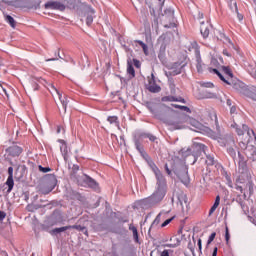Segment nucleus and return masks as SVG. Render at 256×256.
Wrapping results in <instances>:
<instances>
[{
	"mask_svg": "<svg viewBox=\"0 0 256 256\" xmlns=\"http://www.w3.org/2000/svg\"><path fill=\"white\" fill-rule=\"evenodd\" d=\"M237 111V108L235 107V106H232L231 108H230V113H235Z\"/></svg>",
	"mask_w": 256,
	"mask_h": 256,
	"instance_id": "48",
	"label": "nucleus"
},
{
	"mask_svg": "<svg viewBox=\"0 0 256 256\" xmlns=\"http://www.w3.org/2000/svg\"><path fill=\"white\" fill-rule=\"evenodd\" d=\"M6 185H8V193H11V191H13V187L15 186V182L13 181V177H9L7 178L6 181Z\"/></svg>",
	"mask_w": 256,
	"mask_h": 256,
	"instance_id": "21",
	"label": "nucleus"
},
{
	"mask_svg": "<svg viewBox=\"0 0 256 256\" xmlns=\"http://www.w3.org/2000/svg\"><path fill=\"white\" fill-rule=\"evenodd\" d=\"M228 154L232 159H235L237 157V152L233 149V147H230L227 149Z\"/></svg>",
	"mask_w": 256,
	"mask_h": 256,
	"instance_id": "31",
	"label": "nucleus"
},
{
	"mask_svg": "<svg viewBox=\"0 0 256 256\" xmlns=\"http://www.w3.org/2000/svg\"><path fill=\"white\" fill-rule=\"evenodd\" d=\"M189 123H190V125H192V127H195V129H199V127L201 126L199 121H197L193 118H189Z\"/></svg>",
	"mask_w": 256,
	"mask_h": 256,
	"instance_id": "26",
	"label": "nucleus"
},
{
	"mask_svg": "<svg viewBox=\"0 0 256 256\" xmlns=\"http://www.w3.org/2000/svg\"><path fill=\"white\" fill-rule=\"evenodd\" d=\"M171 221H173V218H169V219L165 220V221L161 224V227H167V225H169V223H171Z\"/></svg>",
	"mask_w": 256,
	"mask_h": 256,
	"instance_id": "40",
	"label": "nucleus"
},
{
	"mask_svg": "<svg viewBox=\"0 0 256 256\" xmlns=\"http://www.w3.org/2000/svg\"><path fill=\"white\" fill-rule=\"evenodd\" d=\"M129 230L132 231V235L135 243H138L139 245H141V242L139 241V232L137 230V227L133 226V224H130Z\"/></svg>",
	"mask_w": 256,
	"mask_h": 256,
	"instance_id": "11",
	"label": "nucleus"
},
{
	"mask_svg": "<svg viewBox=\"0 0 256 256\" xmlns=\"http://www.w3.org/2000/svg\"><path fill=\"white\" fill-rule=\"evenodd\" d=\"M200 32L204 39H207L209 37V26L205 23H202L200 26Z\"/></svg>",
	"mask_w": 256,
	"mask_h": 256,
	"instance_id": "13",
	"label": "nucleus"
},
{
	"mask_svg": "<svg viewBox=\"0 0 256 256\" xmlns=\"http://www.w3.org/2000/svg\"><path fill=\"white\" fill-rule=\"evenodd\" d=\"M52 89H54V91H56L57 95H58V99L60 100L64 111H67V105L69 103V101L67 100V97H63V94H61V92H59V90H57V88H55V86H52Z\"/></svg>",
	"mask_w": 256,
	"mask_h": 256,
	"instance_id": "10",
	"label": "nucleus"
},
{
	"mask_svg": "<svg viewBox=\"0 0 256 256\" xmlns=\"http://www.w3.org/2000/svg\"><path fill=\"white\" fill-rule=\"evenodd\" d=\"M253 1H254L255 5H256V0H253Z\"/></svg>",
	"mask_w": 256,
	"mask_h": 256,
	"instance_id": "64",
	"label": "nucleus"
},
{
	"mask_svg": "<svg viewBox=\"0 0 256 256\" xmlns=\"http://www.w3.org/2000/svg\"><path fill=\"white\" fill-rule=\"evenodd\" d=\"M5 217H7V214H5V212L0 211V221H3V219H5Z\"/></svg>",
	"mask_w": 256,
	"mask_h": 256,
	"instance_id": "44",
	"label": "nucleus"
},
{
	"mask_svg": "<svg viewBox=\"0 0 256 256\" xmlns=\"http://www.w3.org/2000/svg\"><path fill=\"white\" fill-rule=\"evenodd\" d=\"M247 186H248L249 192H250V193H253V182H252V181H249L248 184H247Z\"/></svg>",
	"mask_w": 256,
	"mask_h": 256,
	"instance_id": "43",
	"label": "nucleus"
},
{
	"mask_svg": "<svg viewBox=\"0 0 256 256\" xmlns=\"http://www.w3.org/2000/svg\"><path fill=\"white\" fill-rule=\"evenodd\" d=\"M176 175L180 179L181 183L184 185L189 184V174L185 166H182L180 170H177Z\"/></svg>",
	"mask_w": 256,
	"mask_h": 256,
	"instance_id": "5",
	"label": "nucleus"
},
{
	"mask_svg": "<svg viewBox=\"0 0 256 256\" xmlns=\"http://www.w3.org/2000/svg\"><path fill=\"white\" fill-rule=\"evenodd\" d=\"M231 239V235L229 234V227L225 228V241L226 245H229V240Z\"/></svg>",
	"mask_w": 256,
	"mask_h": 256,
	"instance_id": "34",
	"label": "nucleus"
},
{
	"mask_svg": "<svg viewBox=\"0 0 256 256\" xmlns=\"http://www.w3.org/2000/svg\"><path fill=\"white\" fill-rule=\"evenodd\" d=\"M150 256H155V251H152V252L150 253Z\"/></svg>",
	"mask_w": 256,
	"mask_h": 256,
	"instance_id": "58",
	"label": "nucleus"
},
{
	"mask_svg": "<svg viewBox=\"0 0 256 256\" xmlns=\"http://www.w3.org/2000/svg\"><path fill=\"white\" fill-rule=\"evenodd\" d=\"M223 73L230 77V79L233 78V73L231 72V69L229 67H223Z\"/></svg>",
	"mask_w": 256,
	"mask_h": 256,
	"instance_id": "32",
	"label": "nucleus"
},
{
	"mask_svg": "<svg viewBox=\"0 0 256 256\" xmlns=\"http://www.w3.org/2000/svg\"><path fill=\"white\" fill-rule=\"evenodd\" d=\"M189 249H190L191 253H195V250L191 247V244H189Z\"/></svg>",
	"mask_w": 256,
	"mask_h": 256,
	"instance_id": "55",
	"label": "nucleus"
},
{
	"mask_svg": "<svg viewBox=\"0 0 256 256\" xmlns=\"http://www.w3.org/2000/svg\"><path fill=\"white\" fill-rule=\"evenodd\" d=\"M164 247H172V248H175L177 247L176 244H165Z\"/></svg>",
	"mask_w": 256,
	"mask_h": 256,
	"instance_id": "49",
	"label": "nucleus"
},
{
	"mask_svg": "<svg viewBox=\"0 0 256 256\" xmlns=\"http://www.w3.org/2000/svg\"><path fill=\"white\" fill-rule=\"evenodd\" d=\"M153 171L157 179V188L151 196L141 201V205L146 209L148 207H153V205H157V203H161L167 195V180H165V176H163L161 170L155 165Z\"/></svg>",
	"mask_w": 256,
	"mask_h": 256,
	"instance_id": "1",
	"label": "nucleus"
},
{
	"mask_svg": "<svg viewBox=\"0 0 256 256\" xmlns=\"http://www.w3.org/2000/svg\"><path fill=\"white\" fill-rule=\"evenodd\" d=\"M192 47H193L194 53L196 55V61H197L196 69H197L198 73H203V62L201 61V54L199 52V46L197 45V43L194 42L192 44Z\"/></svg>",
	"mask_w": 256,
	"mask_h": 256,
	"instance_id": "4",
	"label": "nucleus"
},
{
	"mask_svg": "<svg viewBox=\"0 0 256 256\" xmlns=\"http://www.w3.org/2000/svg\"><path fill=\"white\" fill-rule=\"evenodd\" d=\"M83 181L91 189H94L95 191H97L99 189V183H97L93 178H91L87 175H84Z\"/></svg>",
	"mask_w": 256,
	"mask_h": 256,
	"instance_id": "9",
	"label": "nucleus"
},
{
	"mask_svg": "<svg viewBox=\"0 0 256 256\" xmlns=\"http://www.w3.org/2000/svg\"><path fill=\"white\" fill-rule=\"evenodd\" d=\"M4 93H5V95H7V90L4 89Z\"/></svg>",
	"mask_w": 256,
	"mask_h": 256,
	"instance_id": "63",
	"label": "nucleus"
},
{
	"mask_svg": "<svg viewBox=\"0 0 256 256\" xmlns=\"http://www.w3.org/2000/svg\"><path fill=\"white\" fill-rule=\"evenodd\" d=\"M206 163H207V165H214L215 160L213 159V157L207 156Z\"/></svg>",
	"mask_w": 256,
	"mask_h": 256,
	"instance_id": "39",
	"label": "nucleus"
},
{
	"mask_svg": "<svg viewBox=\"0 0 256 256\" xmlns=\"http://www.w3.org/2000/svg\"><path fill=\"white\" fill-rule=\"evenodd\" d=\"M161 223V214H158L156 218L154 219L149 231H151L152 227H155V225H159Z\"/></svg>",
	"mask_w": 256,
	"mask_h": 256,
	"instance_id": "28",
	"label": "nucleus"
},
{
	"mask_svg": "<svg viewBox=\"0 0 256 256\" xmlns=\"http://www.w3.org/2000/svg\"><path fill=\"white\" fill-rule=\"evenodd\" d=\"M57 186V177H55V175H50L48 177V190H44L43 194L44 195H48V193H51L53 191V189H55V187Z\"/></svg>",
	"mask_w": 256,
	"mask_h": 256,
	"instance_id": "8",
	"label": "nucleus"
},
{
	"mask_svg": "<svg viewBox=\"0 0 256 256\" xmlns=\"http://www.w3.org/2000/svg\"><path fill=\"white\" fill-rule=\"evenodd\" d=\"M135 147L137 151H139V153H143V146L141 145V142H139V140H135Z\"/></svg>",
	"mask_w": 256,
	"mask_h": 256,
	"instance_id": "35",
	"label": "nucleus"
},
{
	"mask_svg": "<svg viewBox=\"0 0 256 256\" xmlns=\"http://www.w3.org/2000/svg\"><path fill=\"white\" fill-rule=\"evenodd\" d=\"M57 133H61V127L57 128Z\"/></svg>",
	"mask_w": 256,
	"mask_h": 256,
	"instance_id": "57",
	"label": "nucleus"
},
{
	"mask_svg": "<svg viewBox=\"0 0 256 256\" xmlns=\"http://www.w3.org/2000/svg\"><path fill=\"white\" fill-rule=\"evenodd\" d=\"M5 21L8 22L13 29H15V19L11 15H6Z\"/></svg>",
	"mask_w": 256,
	"mask_h": 256,
	"instance_id": "24",
	"label": "nucleus"
},
{
	"mask_svg": "<svg viewBox=\"0 0 256 256\" xmlns=\"http://www.w3.org/2000/svg\"><path fill=\"white\" fill-rule=\"evenodd\" d=\"M67 227H69V229H76V231H82V232H84V235H86V237H89V232L87 231V228L85 226L68 225Z\"/></svg>",
	"mask_w": 256,
	"mask_h": 256,
	"instance_id": "14",
	"label": "nucleus"
},
{
	"mask_svg": "<svg viewBox=\"0 0 256 256\" xmlns=\"http://www.w3.org/2000/svg\"><path fill=\"white\" fill-rule=\"evenodd\" d=\"M44 9H51L52 11H65L67 7L59 1L50 0L44 4Z\"/></svg>",
	"mask_w": 256,
	"mask_h": 256,
	"instance_id": "2",
	"label": "nucleus"
},
{
	"mask_svg": "<svg viewBox=\"0 0 256 256\" xmlns=\"http://www.w3.org/2000/svg\"><path fill=\"white\" fill-rule=\"evenodd\" d=\"M210 73H215L219 79H221V81H223V83H226L227 85H231V83L229 82V80H226L225 76H223V74H221V72H219V70L217 69H211L210 68Z\"/></svg>",
	"mask_w": 256,
	"mask_h": 256,
	"instance_id": "16",
	"label": "nucleus"
},
{
	"mask_svg": "<svg viewBox=\"0 0 256 256\" xmlns=\"http://www.w3.org/2000/svg\"><path fill=\"white\" fill-rule=\"evenodd\" d=\"M229 7H230L231 11H234L235 13H237V10L239 9V8H237V2H235L233 0L229 1Z\"/></svg>",
	"mask_w": 256,
	"mask_h": 256,
	"instance_id": "27",
	"label": "nucleus"
},
{
	"mask_svg": "<svg viewBox=\"0 0 256 256\" xmlns=\"http://www.w3.org/2000/svg\"><path fill=\"white\" fill-rule=\"evenodd\" d=\"M163 102H173L176 101L178 103H185V100L181 97L175 98V96H164L162 97Z\"/></svg>",
	"mask_w": 256,
	"mask_h": 256,
	"instance_id": "12",
	"label": "nucleus"
},
{
	"mask_svg": "<svg viewBox=\"0 0 256 256\" xmlns=\"http://www.w3.org/2000/svg\"><path fill=\"white\" fill-rule=\"evenodd\" d=\"M220 203H221V196L217 195L213 206L209 210V215H211L214 211H217V207H219Z\"/></svg>",
	"mask_w": 256,
	"mask_h": 256,
	"instance_id": "17",
	"label": "nucleus"
},
{
	"mask_svg": "<svg viewBox=\"0 0 256 256\" xmlns=\"http://www.w3.org/2000/svg\"><path fill=\"white\" fill-rule=\"evenodd\" d=\"M198 248L201 253V250L203 249L201 238L198 239Z\"/></svg>",
	"mask_w": 256,
	"mask_h": 256,
	"instance_id": "46",
	"label": "nucleus"
},
{
	"mask_svg": "<svg viewBox=\"0 0 256 256\" xmlns=\"http://www.w3.org/2000/svg\"><path fill=\"white\" fill-rule=\"evenodd\" d=\"M206 87H213V83L208 82V83L206 84Z\"/></svg>",
	"mask_w": 256,
	"mask_h": 256,
	"instance_id": "54",
	"label": "nucleus"
},
{
	"mask_svg": "<svg viewBox=\"0 0 256 256\" xmlns=\"http://www.w3.org/2000/svg\"><path fill=\"white\" fill-rule=\"evenodd\" d=\"M46 61H57V58L47 59Z\"/></svg>",
	"mask_w": 256,
	"mask_h": 256,
	"instance_id": "56",
	"label": "nucleus"
},
{
	"mask_svg": "<svg viewBox=\"0 0 256 256\" xmlns=\"http://www.w3.org/2000/svg\"><path fill=\"white\" fill-rule=\"evenodd\" d=\"M177 199L181 205V207H183L184 205H187V195L183 192H179L177 194Z\"/></svg>",
	"mask_w": 256,
	"mask_h": 256,
	"instance_id": "15",
	"label": "nucleus"
},
{
	"mask_svg": "<svg viewBox=\"0 0 256 256\" xmlns=\"http://www.w3.org/2000/svg\"><path fill=\"white\" fill-rule=\"evenodd\" d=\"M227 105H231V100H227Z\"/></svg>",
	"mask_w": 256,
	"mask_h": 256,
	"instance_id": "59",
	"label": "nucleus"
},
{
	"mask_svg": "<svg viewBox=\"0 0 256 256\" xmlns=\"http://www.w3.org/2000/svg\"><path fill=\"white\" fill-rule=\"evenodd\" d=\"M133 64L134 66L139 69V67H141V61L137 60V59H133Z\"/></svg>",
	"mask_w": 256,
	"mask_h": 256,
	"instance_id": "41",
	"label": "nucleus"
},
{
	"mask_svg": "<svg viewBox=\"0 0 256 256\" xmlns=\"http://www.w3.org/2000/svg\"><path fill=\"white\" fill-rule=\"evenodd\" d=\"M173 107H175V109H181L182 111H186L187 113H191V109L187 106H181V105L174 104Z\"/></svg>",
	"mask_w": 256,
	"mask_h": 256,
	"instance_id": "29",
	"label": "nucleus"
},
{
	"mask_svg": "<svg viewBox=\"0 0 256 256\" xmlns=\"http://www.w3.org/2000/svg\"><path fill=\"white\" fill-rule=\"evenodd\" d=\"M148 91L150 93H159L161 91V86L157 85L155 75L153 74H151V78L148 80Z\"/></svg>",
	"mask_w": 256,
	"mask_h": 256,
	"instance_id": "6",
	"label": "nucleus"
},
{
	"mask_svg": "<svg viewBox=\"0 0 256 256\" xmlns=\"http://www.w3.org/2000/svg\"><path fill=\"white\" fill-rule=\"evenodd\" d=\"M62 145L60 146V150L63 155H67V144L65 141L61 140Z\"/></svg>",
	"mask_w": 256,
	"mask_h": 256,
	"instance_id": "30",
	"label": "nucleus"
},
{
	"mask_svg": "<svg viewBox=\"0 0 256 256\" xmlns=\"http://www.w3.org/2000/svg\"><path fill=\"white\" fill-rule=\"evenodd\" d=\"M141 137H145L146 139H149V141H156L157 137L153 134H142Z\"/></svg>",
	"mask_w": 256,
	"mask_h": 256,
	"instance_id": "33",
	"label": "nucleus"
},
{
	"mask_svg": "<svg viewBox=\"0 0 256 256\" xmlns=\"http://www.w3.org/2000/svg\"><path fill=\"white\" fill-rule=\"evenodd\" d=\"M6 153L10 157H19V155H21V153H23V148H21L18 145H12L6 149Z\"/></svg>",
	"mask_w": 256,
	"mask_h": 256,
	"instance_id": "7",
	"label": "nucleus"
},
{
	"mask_svg": "<svg viewBox=\"0 0 256 256\" xmlns=\"http://www.w3.org/2000/svg\"><path fill=\"white\" fill-rule=\"evenodd\" d=\"M252 99H254V101H256V97L255 96H252Z\"/></svg>",
	"mask_w": 256,
	"mask_h": 256,
	"instance_id": "61",
	"label": "nucleus"
},
{
	"mask_svg": "<svg viewBox=\"0 0 256 256\" xmlns=\"http://www.w3.org/2000/svg\"><path fill=\"white\" fill-rule=\"evenodd\" d=\"M136 43H138V45H140V47H142L143 52H144L145 55H149V47L147 46V44H145L141 40H137Z\"/></svg>",
	"mask_w": 256,
	"mask_h": 256,
	"instance_id": "23",
	"label": "nucleus"
},
{
	"mask_svg": "<svg viewBox=\"0 0 256 256\" xmlns=\"http://www.w3.org/2000/svg\"><path fill=\"white\" fill-rule=\"evenodd\" d=\"M231 127L233 129H236V133L239 136L245 135V133H247V135H249V137H251V130L249 129V126L242 124L241 126H239V124L237 123H233L231 124Z\"/></svg>",
	"mask_w": 256,
	"mask_h": 256,
	"instance_id": "3",
	"label": "nucleus"
},
{
	"mask_svg": "<svg viewBox=\"0 0 256 256\" xmlns=\"http://www.w3.org/2000/svg\"><path fill=\"white\" fill-rule=\"evenodd\" d=\"M248 71H249L250 75L256 79V68H254V69L248 68Z\"/></svg>",
	"mask_w": 256,
	"mask_h": 256,
	"instance_id": "42",
	"label": "nucleus"
},
{
	"mask_svg": "<svg viewBox=\"0 0 256 256\" xmlns=\"http://www.w3.org/2000/svg\"><path fill=\"white\" fill-rule=\"evenodd\" d=\"M127 73L131 78L135 77V68H133V63L130 60L127 61Z\"/></svg>",
	"mask_w": 256,
	"mask_h": 256,
	"instance_id": "20",
	"label": "nucleus"
},
{
	"mask_svg": "<svg viewBox=\"0 0 256 256\" xmlns=\"http://www.w3.org/2000/svg\"><path fill=\"white\" fill-rule=\"evenodd\" d=\"M107 121L110 123V125H113V123H115L116 125H119V117L117 116H109L107 118Z\"/></svg>",
	"mask_w": 256,
	"mask_h": 256,
	"instance_id": "25",
	"label": "nucleus"
},
{
	"mask_svg": "<svg viewBox=\"0 0 256 256\" xmlns=\"http://www.w3.org/2000/svg\"><path fill=\"white\" fill-rule=\"evenodd\" d=\"M251 133L255 135V131L251 130Z\"/></svg>",
	"mask_w": 256,
	"mask_h": 256,
	"instance_id": "62",
	"label": "nucleus"
},
{
	"mask_svg": "<svg viewBox=\"0 0 256 256\" xmlns=\"http://www.w3.org/2000/svg\"><path fill=\"white\" fill-rule=\"evenodd\" d=\"M67 230H69V227L63 226V227L55 228V229L51 230L50 234L57 235L58 233H63V231H67Z\"/></svg>",
	"mask_w": 256,
	"mask_h": 256,
	"instance_id": "22",
	"label": "nucleus"
},
{
	"mask_svg": "<svg viewBox=\"0 0 256 256\" xmlns=\"http://www.w3.org/2000/svg\"><path fill=\"white\" fill-rule=\"evenodd\" d=\"M217 251H218V248L215 247L214 250H213L212 256H217Z\"/></svg>",
	"mask_w": 256,
	"mask_h": 256,
	"instance_id": "50",
	"label": "nucleus"
},
{
	"mask_svg": "<svg viewBox=\"0 0 256 256\" xmlns=\"http://www.w3.org/2000/svg\"><path fill=\"white\" fill-rule=\"evenodd\" d=\"M168 12H170V14H171V15H173V11H171V10H168Z\"/></svg>",
	"mask_w": 256,
	"mask_h": 256,
	"instance_id": "60",
	"label": "nucleus"
},
{
	"mask_svg": "<svg viewBox=\"0 0 256 256\" xmlns=\"http://www.w3.org/2000/svg\"><path fill=\"white\" fill-rule=\"evenodd\" d=\"M38 169H39L40 173H49L51 171L50 167H43L41 165L38 166Z\"/></svg>",
	"mask_w": 256,
	"mask_h": 256,
	"instance_id": "36",
	"label": "nucleus"
},
{
	"mask_svg": "<svg viewBox=\"0 0 256 256\" xmlns=\"http://www.w3.org/2000/svg\"><path fill=\"white\" fill-rule=\"evenodd\" d=\"M88 13H90V14H87L86 24L88 26H90L93 23V15H95V10L93 8H89V12Z\"/></svg>",
	"mask_w": 256,
	"mask_h": 256,
	"instance_id": "19",
	"label": "nucleus"
},
{
	"mask_svg": "<svg viewBox=\"0 0 256 256\" xmlns=\"http://www.w3.org/2000/svg\"><path fill=\"white\" fill-rule=\"evenodd\" d=\"M173 253V251L165 249L162 252L159 253L160 256H170V254Z\"/></svg>",
	"mask_w": 256,
	"mask_h": 256,
	"instance_id": "38",
	"label": "nucleus"
},
{
	"mask_svg": "<svg viewBox=\"0 0 256 256\" xmlns=\"http://www.w3.org/2000/svg\"><path fill=\"white\" fill-rule=\"evenodd\" d=\"M8 177H13V167L8 168Z\"/></svg>",
	"mask_w": 256,
	"mask_h": 256,
	"instance_id": "45",
	"label": "nucleus"
},
{
	"mask_svg": "<svg viewBox=\"0 0 256 256\" xmlns=\"http://www.w3.org/2000/svg\"><path fill=\"white\" fill-rule=\"evenodd\" d=\"M79 170V166L78 165H73V171H78Z\"/></svg>",
	"mask_w": 256,
	"mask_h": 256,
	"instance_id": "52",
	"label": "nucleus"
},
{
	"mask_svg": "<svg viewBox=\"0 0 256 256\" xmlns=\"http://www.w3.org/2000/svg\"><path fill=\"white\" fill-rule=\"evenodd\" d=\"M66 61H70V63H72V65H75V62L73 61V58H69L68 60Z\"/></svg>",
	"mask_w": 256,
	"mask_h": 256,
	"instance_id": "53",
	"label": "nucleus"
},
{
	"mask_svg": "<svg viewBox=\"0 0 256 256\" xmlns=\"http://www.w3.org/2000/svg\"><path fill=\"white\" fill-rule=\"evenodd\" d=\"M237 17L239 19V21H243V15L239 13V9L237 10Z\"/></svg>",
	"mask_w": 256,
	"mask_h": 256,
	"instance_id": "47",
	"label": "nucleus"
},
{
	"mask_svg": "<svg viewBox=\"0 0 256 256\" xmlns=\"http://www.w3.org/2000/svg\"><path fill=\"white\" fill-rule=\"evenodd\" d=\"M238 157H239V162H238L239 169H247V161H245V157H243V155H241L240 152H238Z\"/></svg>",
	"mask_w": 256,
	"mask_h": 256,
	"instance_id": "18",
	"label": "nucleus"
},
{
	"mask_svg": "<svg viewBox=\"0 0 256 256\" xmlns=\"http://www.w3.org/2000/svg\"><path fill=\"white\" fill-rule=\"evenodd\" d=\"M217 236V233L213 232L209 238H208V241H207V245H211V243H213V241H215V237Z\"/></svg>",
	"mask_w": 256,
	"mask_h": 256,
	"instance_id": "37",
	"label": "nucleus"
},
{
	"mask_svg": "<svg viewBox=\"0 0 256 256\" xmlns=\"http://www.w3.org/2000/svg\"><path fill=\"white\" fill-rule=\"evenodd\" d=\"M165 169L166 173H168V175H171V171L169 170V166H167V164L165 165Z\"/></svg>",
	"mask_w": 256,
	"mask_h": 256,
	"instance_id": "51",
	"label": "nucleus"
}]
</instances>
